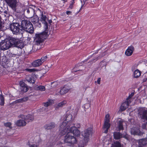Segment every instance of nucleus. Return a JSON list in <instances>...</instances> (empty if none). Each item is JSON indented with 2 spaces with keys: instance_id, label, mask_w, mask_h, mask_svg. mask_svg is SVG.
I'll return each instance as SVG.
<instances>
[{
  "instance_id": "nucleus-45",
  "label": "nucleus",
  "mask_w": 147,
  "mask_h": 147,
  "mask_svg": "<svg viewBox=\"0 0 147 147\" xmlns=\"http://www.w3.org/2000/svg\"><path fill=\"white\" fill-rule=\"evenodd\" d=\"M147 124V121L146 123H143L142 125V127L143 129H145L146 128V125Z\"/></svg>"
},
{
  "instance_id": "nucleus-26",
  "label": "nucleus",
  "mask_w": 147,
  "mask_h": 147,
  "mask_svg": "<svg viewBox=\"0 0 147 147\" xmlns=\"http://www.w3.org/2000/svg\"><path fill=\"white\" fill-rule=\"evenodd\" d=\"M69 91L68 89L65 87H64L61 89L59 93L61 95H63L67 93Z\"/></svg>"
},
{
  "instance_id": "nucleus-1",
  "label": "nucleus",
  "mask_w": 147,
  "mask_h": 147,
  "mask_svg": "<svg viewBox=\"0 0 147 147\" xmlns=\"http://www.w3.org/2000/svg\"><path fill=\"white\" fill-rule=\"evenodd\" d=\"M64 141L71 146H74L77 143V141L75 137L72 135L71 132H68L65 136Z\"/></svg>"
},
{
  "instance_id": "nucleus-24",
  "label": "nucleus",
  "mask_w": 147,
  "mask_h": 147,
  "mask_svg": "<svg viewBox=\"0 0 147 147\" xmlns=\"http://www.w3.org/2000/svg\"><path fill=\"white\" fill-rule=\"evenodd\" d=\"M28 99V97H24L22 98H21L16 100L15 102L16 103H18L21 102H23L27 101Z\"/></svg>"
},
{
  "instance_id": "nucleus-49",
  "label": "nucleus",
  "mask_w": 147,
  "mask_h": 147,
  "mask_svg": "<svg viewBox=\"0 0 147 147\" xmlns=\"http://www.w3.org/2000/svg\"><path fill=\"white\" fill-rule=\"evenodd\" d=\"M26 70L30 72H32L34 71V70L33 69H27Z\"/></svg>"
},
{
  "instance_id": "nucleus-37",
  "label": "nucleus",
  "mask_w": 147,
  "mask_h": 147,
  "mask_svg": "<svg viewBox=\"0 0 147 147\" xmlns=\"http://www.w3.org/2000/svg\"><path fill=\"white\" fill-rule=\"evenodd\" d=\"M110 124L109 123L105 122L103 126V128H107V129H109L110 127Z\"/></svg>"
},
{
  "instance_id": "nucleus-44",
  "label": "nucleus",
  "mask_w": 147,
  "mask_h": 147,
  "mask_svg": "<svg viewBox=\"0 0 147 147\" xmlns=\"http://www.w3.org/2000/svg\"><path fill=\"white\" fill-rule=\"evenodd\" d=\"M28 145L30 147H38L37 145L35 144H29Z\"/></svg>"
},
{
  "instance_id": "nucleus-46",
  "label": "nucleus",
  "mask_w": 147,
  "mask_h": 147,
  "mask_svg": "<svg viewBox=\"0 0 147 147\" xmlns=\"http://www.w3.org/2000/svg\"><path fill=\"white\" fill-rule=\"evenodd\" d=\"M19 117H20L23 119H24L25 120V118H26V116L23 115H20L19 116Z\"/></svg>"
},
{
  "instance_id": "nucleus-13",
  "label": "nucleus",
  "mask_w": 147,
  "mask_h": 147,
  "mask_svg": "<svg viewBox=\"0 0 147 147\" xmlns=\"http://www.w3.org/2000/svg\"><path fill=\"white\" fill-rule=\"evenodd\" d=\"M31 22L28 21L26 20H22L21 22L20 25V28H21L22 31L23 30H24L27 27V26Z\"/></svg>"
},
{
  "instance_id": "nucleus-23",
  "label": "nucleus",
  "mask_w": 147,
  "mask_h": 147,
  "mask_svg": "<svg viewBox=\"0 0 147 147\" xmlns=\"http://www.w3.org/2000/svg\"><path fill=\"white\" fill-rule=\"evenodd\" d=\"M44 28L45 30L42 33H43L44 34H45L47 36V33L49 31L48 25L47 22H45V23H44Z\"/></svg>"
},
{
  "instance_id": "nucleus-64",
  "label": "nucleus",
  "mask_w": 147,
  "mask_h": 147,
  "mask_svg": "<svg viewBox=\"0 0 147 147\" xmlns=\"http://www.w3.org/2000/svg\"><path fill=\"white\" fill-rule=\"evenodd\" d=\"M84 5L83 4V5H82V6H81V8H80V10L82 8V7H83V6H84Z\"/></svg>"
},
{
  "instance_id": "nucleus-18",
  "label": "nucleus",
  "mask_w": 147,
  "mask_h": 147,
  "mask_svg": "<svg viewBox=\"0 0 147 147\" xmlns=\"http://www.w3.org/2000/svg\"><path fill=\"white\" fill-rule=\"evenodd\" d=\"M130 100H128L127 99V101L123 102L121 105V109L122 111H124L127 108L129 104L130 103Z\"/></svg>"
},
{
  "instance_id": "nucleus-25",
  "label": "nucleus",
  "mask_w": 147,
  "mask_h": 147,
  "mask_svg": "<svg viewBox=\"0 0 147 147\" xmlns=\"http://www.w3.org/2000/svg\"><path fill=\"white\" fill-rule=\"evenodd\" d=\"M111 147H122V145L119 141H115L112 144Z\"/></svg>"
},
{
  "instance_id": "nucleus-8",
  "label": "nucleus",
  "mask_w": 147,
  "mask_h": 147,
  "mask_svg": "<svg viewBox=\"0 0 147 147\" xmlns=\"http://www.w3.org/2000/svg\"><path fill=\"white\" fill-rule=\"evenodd\" d=\"M92 129L89 128L86 129L82 132V135L84 137L85 140L88 142L89 139V137L91 135Z\"/></svg>"
},
{
  "instance_id": "nucleus-47",
  "label": "nucleus",
  "mask_w": 147,
  "mask_h": 147,
  "mask_svg": "<svg viewBox=\"0 0 147 147\" xmlns=\"http://www.w3.org/2000/svg\"><path fill=\"white\" fill-rule=\"evenodd\" d=\"M74 3H73V2H72V3L70 4V5L69 7V8L72 9L73 7V5Z\"/></svg>"
},
{
  "instance_id": "nucleus-19",
  "label": "nucleus",
  "mask_w": 147,
  "mask_h": 147,
  "mask_svg": "<svg viewBox=\"0 0 147 147\" xmlns=\"http://www.w3.org/2000/svg\"><path fill=\"white\" fill-rule=\"evenodd\" d=\"M26 11L29 16V18L32 17L34 15L35 12L34 10L31 8L26 9Z\"/></svg>"
},
{
  "instance_id": "nucleus-30",
  "label": "nucleus",
  "mask_w": 147,
  "mask_h": 147,
  "mask_svg": "<svg viewBox=\"0 0 147 147\" xmlns=\"http://www.w3.org/2000/svg\"><path fill=\"white\" fill-rule=\"evenodd\" d=\"M53 101L52 100H49L48 101L45 103H43V105L46 107H48L49 106L52 105L53 103Z\"/></svg>"
},
{
  "instance_id": "nucleus-38",
  "label": "nucleus",
  "mask_w": 147,
  "mask_h": 147,
  "mask_svg": "<svg viewBox=\"0 0 147 147\" xmlns=\"http://www.w3.org/2000/svg\"><path fill=\"white\" fill-rule=\"evenodd\" d=\"M67 102L65 100L63 101L60 102L58 104V106L59 107H63V106L65 104H66Z\"/></svg>"
},
{
  "instance_id": "nucleus-6",
  "label": "nucleus",
  "mask_w": 147,
  "mask_h": 147,
  "mask_svg": "<svg viewBox=\"0 0 147 147\" xmlns=\"http://www.w3.org/2000/svg\"><path fill=\"white\" fill-rule=\"evenodd\" d=\"M138 115L141 119L147 121V109L144 108H140L138 111Z\"/></svg>"
},
{
  "instance_id": "nucleus-16",
  "label": "nucleus",
  "mask_w": 147,
  "mask_h": 147,
  "mask_svg": "<svg viewBox=\"0 0 147 147\" xmlns=\"http://www.w3.org/2000/svg\"><path fill=\"white\" fill-rule=\"evenodd\" d=\"M147 144V138L139 140L138 141V147H143Z\"/></svg>"
},
{
  "instance_id": "nucleus-10",
  "label": "nucleus",
  "mask_w": 147,
  "mask_h": 147,
  "mask_svg": "<svg viewBox=\"0 0 147 147\" xmlns=\"http://www.w3.org/2000/svg\"><path fill=\"white\" fill-rule=\"evenodd\" d=\"M113 137L114 139L116 140L120 139L122 138L128 139V137L127 135H123L122 134L118 132H115L113 133Z\"/></svg>"
},
{
  "instance_id": "nucleus-61",
  "label": "nucleus",
  "mask_w": 147,
  "mask_h": 147,
  "mask_svg": "<svg viewBox=\"0 0 147 147\" xmlns=\"http://www.w3.org/2000/svg\"><path fill=\"white\" fill-rule=\"evenodd\" d=\"M49 24H51L52 22V21L51 20H49Z\"/></svg>"
},
{
  "instance_id": "nucleus-40",
  "label": "nucleus",
  "mask_w": 147,
  "mask_h": 147,
  "mask_svg": "<svg viewBox=\"0 0 147 147\" xmlns=\"http://www.w3.org/2000/svg\"><path fill=\"white\" fill-rule=\"evenodd\" d=\"M47 57L46 56L42 57L40 60L42 64V63L47 60Z\"/></svg>"
},
{
  "instance_id": "nucleus-35",
  "label": "nucleus",
  "mask_w": 147,
  "mask_h": 147,
  "mask_svg": "<svg viewBox=\"0 0 147 147\" xmlns=\"http://www.w3.org/2000/svg\"><path fill=\"white\" fill-rule=\"evenodd\" d=\"M21 91L22 92H26L28 90V89L26 86L20 87Z\"/></svg>"
},
{
  "instance_id": "nucleus-12",
  "label": "nucleus",
  "mask_w": 147,
  "mask_h": 147,
  "mask_svg": "<svg viewBox=\"0 0 147 147\" xmlns=\"http://www.w3.org/2000/svg\"><path fill=\"white\" fill-rule=\"evenodd\" d=\"M57 127V125L55 123L53 122H50L46 124L44 126V128L47 130H51Z\"/></svg>"
},
{
  "instance_id": "nucleus-56",
  "label": "nucleus",
  "mask_w": 147,
  "mask_h": 147,
  "mask_svg": "<svg viewBox=\"0 0 147 147\" xmlns=\"http://www.w3.org/2000/svg\"><path fill=\"white\" fill-rule=\"evenodd\" d=\"M76 126H77V127H76V128H80V124H76Z\"/></svg>"
},
{
  "instance_id": "nucleus-29",
  "label": "nucleus",
  "mask_w": 147,
  "mask_h": 147,
  "mask_svg": "<svg viewBox=\"0 0 147 147\" xmlns=\"http://www.w3.org/2000/svg\"><path fill=\"white\" fill-rule=\"evenodd\" d=\"M65 120L64 121L67 123L70 121L72 118V116L71 114L67 115L65 117Z\"/></svg>"
},
{
  "instance_id": "nucleus-2",
  "label": "nucleus",
  "mask_w": 147,
  "mask_h": 147,
  "mask_svg": "<svg viewBox=\"0 0 147 147\" xmlns=\"http://www.w3.org/2000/svg\"><path fill=\"white\" fill-rule=\"evenodd\" d=\"M20 25L18 23H12L10 24L9 28L13 34H17L21 33L22 30L20 28Z\"/></svg>"
},
{
  "instance_id": "nucleus-54",
  "label": "nucleus",
  "mask_w": 147,
  "mask_h": 147,
  "mask_svg": "<svg viewBox=\"0 0 147 147\" xmlns=\"http://www.w3.org/2000/svg\"><path fill=\"white\" fill-rule=\"evenodd\" d=\"M36 24H37L36 25H37L39 27H40L41 26L40 23H39L38 22Z\"/></svg>"
},
{
  "instance_id": "nucleus-36",
  "label": "nucleus",
  "mask_w": 147,
  "mask_h": 147,
  "mask_svg": "<svg viewBox=\"0 0 147 147\" xmlns=\"http://www.w3.org/2000/svg\"><path fill=\"white\" fill-rule=\"evenodd\" d=\"M0 99L1 101V102L0 103V105L2 106L4 104V99L3 95H1L0 97Z\"/></svg>"
},
{
  "instance_id": "nucleus-53",
  "label": "nucleus",
  "mask_w": 147,
  "mask_h": 147,
  "mask_svg": "<svg viewBox=\"0 0 147 147\" xmlns=\"http://www.w3.org/2000/svg\"><path fill=\"white\" fill-rule=\"evenodd\" d=\"M71 13V12L70 11H66V14L67 15L70 14Z\"/></svg>"
},
{
  "instance_id": "nucleus-33",
  "label": "nucleus",
  "mask_w": 147,
  "mask_h": 147,
  "mask_svg": "<svg viewBox=\"0 0 147 147\" xmlns=\"http://www.w3.org/2000/svg\"><path fill=\"white\" fill-rule=\"evenodd\" d=\"M33 116L32 115H30L29 114L26 116V118H25V120H30L31 121H32L33 120Z\"/></svg>"
},
{
  "instance_id": "nucleus-20",
  "label": "nucleus",
  "mask_w": 147,
  "mask_h": 147,
  "mask_svg": "<svg viewBox=\"0 0 147 147\" xmlns=\"http://www.w3.org/2000/svg\"><path fill=\"white\" fill-rule=\"evenodd\" d=\"M123 120L120 119L117 121V127L118 128V130L120 131L121 130H123Z\"/></svg>"
},
{
  "instance_id": "nucleus-4",
  "label": "nucleus",
  "mask_w": 147,
  "mask_h": 147,
  "mask_svg": "<svg viewBox=\"0 0 147 147\" xmlns=\"http://www.w3.org/2000/svg\"><path fill=\"white\" fill-rule=\"evenodd\" d=\"M47 38V36L43 33L36 34L34 37V42L35 45H40Z\"/></svg>"
},
{
  "instance_id": "nucleus-27",
  "label": "nucleus",
  "mask_w": 147,
  "mask_h": 147,
  "mask_svg": "<svg viewBox=\"0 0 147 147\" xmlns=\"http://www.w3.org/2000/svg\"><path fill=\"white\" fill-rule=\"evenodd\" d=\"M141 72L138 69H136L134 72L133 76L135 78H137L139 77L140 75Z\"/></svg>"
},
{
  "instance_id": "nucleus-63",
  "label": "nucleus",
  "mask_w": 147,
  "mask_h": 147,
  "mask_svg": "<svg viewBox=\"0 0 147 147\" xmlns=\"http://www.w3.org/2000/svg\"><path fill=\"white\" fill-rule=\"evenodd\" d=\"M90 58H88V59H87V60H85L84 61H83V62L84 63L86 61Z\"/></svg>"
},
{
  "instance_id": "nucleus-3",
  "label": "nucleus",
  "mask_w": 147,
  "mask_h": 147,
  "mask_svg": "<svg viewBox=\"0 0 147 147\" xmlns=\"http://www.w3.org/2000/svg\"><path fill=\"white\" fill-rule=\"evenodd\" d=\"M9 39L11 43L12 44V46L14 45L15 46L21 49L24 47V44L20 38L16 37H11Z\"/></svg>"
},
{
  "instance_id": "nucleus-43",
  "label": "nucleus",
  "mask_w": 147,
  "mask_h": 147,
  "mask_svg": "<svg viewBox=\"0 0 147 147\" xmlns=\"http://www.w3.org/2000/svg\"><path fill=\"white\" fill-rule=\"evenodd\" d=\"M134 92L131 93L130 95L127 98V99L128 100H130L129 99L131 98V97L134 95Z\"/></svg>"
},
{
  "instance_id": "nucleus-52",
  "label": "nucleus",
  "mask_w": 147,
  "mask_h": 147,
  "mask_svg": "<svg viewBox=\"0 0 147 147\" xmlns=\"http://www.w3.org/2000/svg\"><path fill=\"white\" fill-rule=\"evenodd\" d=\"M88 106L90 107V104H89L87 103L86 104L85 106V108H87V107Z\"/></svg>"
},
{
  "instance_id": "nucleus-50",
  "label": "nucleus",
  "mask_w": 147,
  "mask_h": 147,
  "mask_svg": "<svg viewBox=\"0 0 147 147\" xmlns=\"http://www.w3.org/2000/svg\"><path fill=\"white\" fill-rule=\"evenodd\" d=\"M101 78H98V80H97V82L98 84H100V82Z\"/></svg>"
},
{
  "instance_id": "nucleus-28",
  "label": "nucleus",
  "mask_w": 147,
  "mask_h": 147,
  "mask_svg": "<svg viewBox=\"0 0 147 147\" xmlns=\"http://www.w3.org/2000/svg\"><path fill=\"white\" fill-rule=\"evenodd\" d=\"M26 80L29 82L30 83L33 84L34 83L35 80L32 77H30L27 76L26 77Z\"/></svg>"
},
{
  "instance_id": "nucleus-41",
  "label": "nucleus",
  "mask_w": 147,
  "mask_h": 147,
  "mask_svg": "<svg viewBox=\"0 0 147 147\" xmlns=\"http://www.w3.org/2000/svg\"><path fill=\"white\" fill-rule=\"evenodd\" d=\"M19 84L20 86V87L26 86V84H25L23 82H20Z\"/></svg>"
},
{
  "instance_id": "nucleus-62",
  "label": "nucleus",
  "mask_w": 147,
  "mask_h": 147,
  "mask_svg": "<svg viewBox=\"0 0 147 147\" xmlns=\"http://www.w3.org/2000/svg\"><path fill=\"white\" fill-rule=\"evenodd\" d=\"M4 13L5 14H7V11H4Z\"/></svg>"
},
{
  "instance_id": "nucleus-48",
  "label": "nucleus",
  "mask_w": 147,
  "mask_h": 147,
  "mask_svg": "<svg viewBox=\"0 0 147 147\" xmlns=\"http://www.w3.org/2000/svg\"><path fill=\"white\" fill-rule=\"evenodd\" d=\"M109 118H105V122L109 123Z\"/></svg>"
},
{
  "instance_id": "nucleus-60",
  "label": "nucleus",
  "mask_w": 147,
  "mask_h": 147,
  "mask_svg": "<svg viewBox=\"0 0 147 147\" xmlns=\"http://www.w3.org/2000/svg\"><path fill=\"white\" fill-rule=\"evenodd\" d=\"M30 40V37H27V40L29 41Z\"/></svg>"
},
{
  "instance_id": "nucleus-57",
  "label": "nucleus",
  "mask_w": 147,
  "mask_h": 147,
  "mask_svg": "<svg viewBox=\"0 0 147 147\" xmlns=\"http://www.w3.org/2000/svg\"><path fill=\"white\" fill-rule=\"evenodd\" d=\"M105 55V54H104V53H102V54H101V55H100L99 56V58H100L101 57H102L104 55Z\"/></svg>"
},
{
  "instance_id": "nucleus-7",
  "label": "nucleus",
  "mask_w": 147,
  "mask_h": 147,
  "mask_svg": "<svg viewBox=\"0 0 147 147\" xmlns=\"http://www.w3.org/2000/svg\"><path fill=\"white\" fill-rule=\"evenodd\" d=\"M67 123L64 121L60 126L59 130L61 131V134L64 135L68 130L70 126L68 125L66 126Z\"/></svg>"
},
{
  "instance_id": "nucleus-21",
  "label": "nucleus",
  "mask_w": 147,
  "mask_h": 147,
  "mask_svg": "<svg viewBox=\"0 0 147 147\" xmlns=\"http://www.w3.org/2000/svg\"><path fill=\"white\" fill-rule=\"evenodd\" d=\"M42 63L40 59L35 60L32 63V65L34 67H38L41 65Z\"/></svg>"
},
{
  "instance_id": "nucleus-39",
  "label": "nucleus",
  "mask_w": 147,
  "mask_h": 147,
  "mask_svg": "<svg viewBox=\"0 0 147 147\" xmlns=\"http://www.w3.org/2000/svg\"><path fill=\"white\" fill-rule=\"evenodd\" d=\"M51 87L52 88H55L56 87L58 84V82L57 81L54 82H51Z\"/></svg>"
},
{
  "instance_id": "nucleus-17",
  "label": "nucleus",
  "mask_w": 147,
  "mask_h": 147,
  "mask_svg": "<svg viewBox=\"0 0 147 147\" xmlns=\"http://www.w3.org/2000/svg\"><path fill=\"white\" fill-rule=\"evenodd\" d=\"M24 30L30 33H33L34 31V28L31 22L27 26V27Z\"/></svg>"
},
{
  "instance_id": "nucleus-5",
  "label": "nucleus",
  "mask_w": 147,
  "mask_h": 147,
  "mask_svg": "<svg viewBox=\"0 0 147 147\" xmlns=\"http://www.w3.org/2000/svg\"><path fill=\"white\" fill-rule=\"evenodd\" d=\"M11 43L9 39H6L0 42V49L5 51L10 48L11 46Z\"/></svg>"
},
{
  "instance_id": "nucleus-15",
  "label": "nucleus",
  "mask_w": 147,
  "mask_h": 147,
  "mask_svg": "<svg viewBox=\"0 0 147 147\" xmlns=\"http://www.w3.org/2000/svg\"><path fill=\"white\" fill-rule=\"evenodd\" d=\"M131 133L132 134L141 136L143 133L140 132L138 129L136 128H132L131 130Z\"/></svg>"
},
{
  "instance_id": "nucleus-22",
  "label": "nucleus",
  "mask_w": 147,
  "mask_h": 147,
  "mask_svg": "<svg viewBox=\"0 0 147 147\" xmlns=\"http://www.w3.org/2000/svg\"><path fill=\"white\" fill-rule=\"evenodd\" d=\"M26 122L23 120H18L16 122V125L18 126H25L26 125Z\"/></svg>"
},
{
  "instance_id": "nucleus-11",
  "label": "nucleus",
  "mask_w": 147,
  "mask_h": 147,
  "mask_svg": "<svg viewBox=\"0 0 147 147\" xmlns=\"http://www.w3.org/2000/svg\"><path fill=\"white\" fill-rule=\"evenodd\" d=\"M69 132L72 133V135L77 136H78L80 135V131L77 129L75 127H71L69 130Z\"/></svg>"
},
{
  "instance_id": "nucleus-42",
  "label": "nucleus",
  "mask_w": 147,
  "mask_h": 147,
  "mask_svg": "<svg viewBox=\"0 0 147 147\" xmlns=\"http://www.w3.org/2000/svg\"><path fill=\"white\" fill-rule=\"evenodd\" d=\"M11 125V124L10 122H8V123H4V125L5 126L8 127H10Z\"/></svg>"
},
{
  "instance_id": "nucleus-55",
  "label": "nucleus",
  "mask_w": 147,
  "mask_h": 147,
  "mask_svg": "<svg viewBox=\"0 0 147 147\" xmlns=\"http://www.w3.org/2000/svg\"><path fill=\"white\" fill-rule=\"evenodd\" d=\"M109 115L108 114H107L105 117V118H109Z\"/></svg>"
},
{
  "instance_id": "nucleus-59",
  "label": "nucleus",
  "mask_w": 147,
  "mask_h": 147,
  "mask_svg": "<svg viewBox=\"0 0 147 147\" xmlns=\"http://www.w3.org/2000/svg\"><path fill=\"white\" fill-rule=\"evenodd\" d=\"M143 82H145L147 81V78H144L143 79Z\"/></svg>"
},
{
  "instance_id": "nucleus-51",
  "label": "nucleus",
  "mask_w": 147,
  "mask_h": 147,
  "mask_svg": "<svg viewBox=\"0 0 147 147\" xmlns=\"http://www.w3.org/2000/svg\"><path fill=\"white\" fill-rule=\"evenodd\" d=\"M45 69H43V70L44 71L45 69H47L46 71H48L49 70V67L47 65L46 66H45Z\"/></svg>"
},
{
  "instance_id": "nucleus-32",
  "label": "nucleus",
  "mask_w": 147,
  "mask_h": 147,
  "mask_svg": "<svg viewBox=\"0 0 147 147\" xmlns=\"http://www.w3.org/2000/svg\"><path fill=\"white\" fill-rule=\"evenodd\" d=\"M35 89L36 90L40 91H44L45 90V88L44 86H37L35 87Z\"/></svg>"
},
{
  "instance_id": "nucleus-58",
  "label": "nucleus",
  "mask_w": 147,
  "mask_h": 147,
  "mask_svg": "<svg viewBox=\"0 0 147 147\" xmlns=\"http://www.w3.org/2000/svg\"><path fill=\"white\" fill-rule=\"evenodd\" d=\"M106 129L104 133H107L108 132V129H107V128Z\"/></svg>"
},
{
  "instance_id": "nucleus-34",
  "label": "nucleus",
  "mask_w": 147,
  "mask_h": 147,
  "mask_svg": "<svg viewBox=\"0 0 147 147\" xmlns=\"http://www.w3.org/2000/svg\"><path fill=\"white\" fill-rule=\"evenodd\" d=\"M47 19V18L46 16L42 14L41 17L40 19V21L42 22V23H45V22H47L46 21Z\"/></svg>"
},
{
  "instance_id": "nucleus-9",
  "label": "nucleus",
  "mask_w": 147,
  "mask_h": 147,
  "mask_svg": "<svg viewBox=\"0 0 147 147\" xmlns=\"http://www.w3.org/2000/svg\"><path fill=\"white\" fill-rule=\"evenodd\" d=\"M7 4L15 11H16L17 6V0H4Z\"/></svg>"
},
{
  "instance_id": "nucleus-14",
  "label": "nucleus",
  "mask_w": 147,
  "mask_h": 147,
  "mask_svg": "<svg viewBox=\"0 0 147 147\" xmlns=\"http://www.w3.org/2000/svg\"><path fill=\"white\" fill-rule=\"evenodd\" d=\"M134 50V48L133 46L129 47L125 52V54L127 56H130L132 55Z\"/></svg>"
},
{
  "instance_id": "nucleus-31",
  "label": "nucleus",
  "mask_w": 147,
  "mask_h": 147,
  "mask_svg": "<svg viewBox=\"0 0 147 147\" xmlns=\"http://www.w3.org/2000/svg\"><path fill=\"white\" fill-rule=\"evenodd\" d=\"M31 22L33 24H36L39 22V19L38 18L37 16H34L33 18H31Z\"/></svg>"
}]
</instances>
